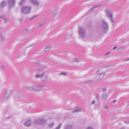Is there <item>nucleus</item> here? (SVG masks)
Segmentation results:
<instances>
[{"label":"nucleus","instance_id":"f257e3e1","mask_svg":"<svg viewBox=\"0 0 129 129\" xmlns=\"http://www.w3.org/2000/svg\"><path fill=\"white\" fill-rule=\"evenodd\" d=\"M31 9V7L29 6H24L21 9V11L22 13L27 14L30 13Z\"/></svg>","mask_w":129,"mask_h":129},{"label":"nucleus","instance_id":"f03ea898","mask_svg":"<svg viewBox=\"0 0 129 129\" xmlns=\"http://www.w3.org/2000/svg\"><path fill=\"white\" fill-rule=\"evenodd\" d=\"M101 26L102 30L106 32L108 29V26L107 23L103 19L100 21Z\"/></svg>","mask_w":129,"mask_h":129},{"label":"nucleus","instance_id":"7ed1b4c3","mask_svg":"<svg viewBox=\"0 0 129 129\" xmlns=\"http://www.w3.org/2000/svg\"><path fill=\"white\" fill-rule=\"evenodd\" d=\"M79 35L81 38H84L86 35L85 29L82 27H80L79 28Z\"/></svg>","mask_w":129,"mask_h":129},{"label":"nucleus","instance_id":"20e7f679","mask_svg":"<svg viewBox=\"0 0 129 129\" xmlns=\"http://www.w3.org/2000/svg\"><path fill=\"white\" fill-rule=\"evenodd\" d=\"M104 73H101L98 74L94 78V81L95 82L98 81L99 80L102 79L105 76Z\"/></svg>","mask_w":129,"mask_h":129},{"label":"nucleus","instance_id":"39448f33","mask_svg":"<svg viewBox=\"0 0 129 129\" xmlns=\"http://www.w3.org/2000/svg\"><path fill=\"white\" fill-rule=\"evenodd\" d=\"M46 120L42 118H39L36 120L35 121V123L37 124H44Z\"/></svg>","mask_w":129,"mask_h":129},{"label":"nucleus","instance_id":"423d86ee","mask_svg":"<svg viewBox=\"0 0 129 129\" xmlns=\"http://www.w3.org/2000/svg\"><path fill=\"white\" fill-rule=\"evenodd\" d=\"M25 88L27 90L30 91H36V86H27Z\"/></svg>","mask_w":129,"mask_h":129},{"label":"nucleus","instance_id":"0eeeda50","mask_svg":"<svg viewBox=\"0 0 129 129\" xmlns=\"http://www.w3.org/2000/svg\"><path fill=\"white\" fill-rule=\"evenodd\" d=\"M12 91L10 90H7L5 93L4 98L6 99L8 98L11 94Z\"/></svg>","mask_w":129,"mask_h":129},{"label":"nucleus","instance_id":"6e6552de","mask_svg":"<svg viewBox=\"0 0 129 129\" xmlns=\"http://www.w3.org/2000/svg\"><path fill=\"white\" fill-rule=\"evenodd\" d=\"M105 12L107 16L110 19L111 18L113 17V15L111 12L109 11L108 10H105Z\"/></svg>","mask_w":129,"mask_h":129},{"label":"nucleus","instance_id":"1a4fd4ad","mask_svg":"<svg viewBox=\"0 0 129 129\" xmlns=\"http://www.w3.org/2000/svg\"><path fill=\"white\" fill-rule=\"evenodd\" d=\"M36 86L37 92H39L42 90V89L45 87V85L42 84H39Z\"/></svg>","mask_w":129,"mask_h":129},{"label":"nucleus","instance_id":"9d476101","mask_svg":"<svg viewBox=\"0 0 129 129\" xmlns=\"http://www.w3.org/2000/svg\"><path fill=\"white\" fill-rule=\"evenodd\" d=\"M15 3V0H8V3L9 6L11 7L13 6Z\"/></svg>","mask_w":129,"mask_h":129},{"label":"nucleus","instance_id":"9b49d317","mask_svg":"<svg viewBox=\"0 0 129 129\" xmlns=\"http://www.w3.org/2000/svg\"><path fill=\"white\" fill-rule=\"evenodd\" d=\"M82 109L80 107H77L74 109L72 112L73 113H77L82 111Z\"/></svg>","mask_w":129,"mask_h":129},{"label":"nucleus","instance_id":"f8f14e48","mask_svg":"<svg viewBox=\"0 0 129 129\" xmlns=\"http://www.w3.org/2000/svg\"><path fill=\"white\" fill-rule=\"evenodd\" d=\"M30 2L37 7L39 6V2L37 0H30Z\"/></svg>","mask_w":129,"mask_h":129},{"label":"nucleus","instance_id":"ddd939ff","mask_svg":"<svg viewBox=\"0 0 129 129\" xmlns=\"http://www.w3.org/2000/svg\"><path fill=\"white\" fill-rule=\"evenodd\" d=\"M107 97V94L106 93H104L101 96L102 100L103 102L105 101Z\"/></svg>","mask_w":129,"mask_h":129},{"label":"nucleus","instance_id":"4468645a","mask_svg":"<svg viewBox=\"0 0 129 129\" xmlns=\"http://www.w3.org/2000/svg\"><path fill=\"white\" fill-rule=\"evenodd\" d=\"M31 120H27L24 123V125L26 126L29 127L31 126Z\"/></svg>","mask_w":129,"mask_h":129},{"label":"nucleus","instance_id":"2eb2a0df","mask_svg":"<svg viewBox=\"0 0 129 129\" xmlns=\"http://www.w3.org/2000/svg\"><path fill=\"white\" fill-rule=\"evenodd\" d=\"M58 13V10L57 9H55L52 12V16H56Z\"/></svg>","mask_w":129,"mask_h":129},{"label":"nucleus","instance_id":"dca6fc26","mask_svg":"<svg viewBox=\"0 0 129 129\" xmlns=\"http://www.w3.org/2000/svg\"><path fill=\"white\" fill-rule=\"evenodd\" d=\"M41 80L43 82H46L48 80V77L47 76L44 75L42 77Z\"/></svg>","mask_w":129,"mask_h":129},{"label":"nucleus","instance_id":"f3484780","mask_svg":"<svg viewBox=\"0 0 129 129\" xmlns=\"http://www.w3.org/2000/svg\"><path fill=\"white\" fill-rule=\"evenodd\" d=\"M101 6V4H98L94 5L93 7L90 9V10L93 11L95 9L97 8L98 7H99Z\"/></svg>","mask_w":129,"mask_h":129},{"label":"nucleus","instance_id":"a211bd4d","mask_svg":"<svg viewBox=\"0 0 129 129\" xmlns=\"http://www.w3.org/2000/svg\"><path fill=\"white\" fill-rule=\"evenodd\" d=\"M52 48L51 46L50 45H48L45 48L44 51L45 52H48Z\"/></svg>","mask_w":129,"mask_h":129},{"label":"nucleus","instance_id":"6ab92c4d","mask_svg":"<svg viewBox=\"0 0 129 129\" xmlns=\"http://www.w3.org/2000/svg\"><path fill=\"white\" fill-rule=\"evenodd\" d=\"M45 73H43L41 74H37L35 75L36 77L37 78H42L43 77Z\"/></svg>","mask_w":129,"mask_h":129},{"label":"nucleus","instance_id":"aec40b11","mask_svg":"<svg viewBox=\"0 0 129 129\" xmlns=\"http://www.w3.org/2000/svg\"><path fill=\"white\" fill-rule=\"evenodd\" d=\"M73 126L72 125H68L66 126L64 129H73Z\"/></svg>","mask_w":129,"mask_h":129},{"label":"nucleus","instance_id":"412c9836","mask_svg":"<svg viewBox=\"0 0 129 129\" xmlns=\"http://www.w3.org/2000/svg\"><path fill=\"white\" fill-rule=\"evenodd\" d=\"M80 61V59L78 58H75L72 59V61L73 62H79Z\"/></svg>","mask_w":129,"mask_h":129},{"label":"nucleus","instance_id":"4be33fe9","mask_svg":"<svg viewBox=\"0 0 129 129\" xmlns=\"http://www.w3.org/2000/svg\"><path fill=\"white\" fill-rule=\"evenodd\" d=\"M29 32V30L28 29H26L23 30V33L25 34H28Z\"/></svg>","mask_w":129,"mask_h":129},{"label":"nucleus","instance_id":"5701e85b","mask_svg":"<svg viewBox=\"0 0 129 129\" xmlns=\"http://www.w3.org/2000/svg\"><path fill=\"white\" fill-rule=\"evenodd\" d=\"M110 19L111 22L113 23L114 24L116 22L115 20V19H114L113 18V17L111 18Z\"/></svg>","mask_w":129,"mask_h":129},{"label":"nucleus","instance_id":"b1692460","mask_svg":"<svg viewBox=\"0 0 129 129\" xmlns=\"http://www.w3.org/2000/svg\"><path fill=\"white\" fill-rule=\"evenodd\" d=\"M0 18H1L5 22H6L7 21V19L4 16H1L0 17Z\"/></svg>","mask_w":129,"mask_h":129},{"label":"nucleus","instance_id":"393cba45","mask_svg":"<svg viewBox=\"0 0 129 129\" xmlns=\"http://www.w3.org/2000/svg\"><path fill=\"white\" fill-rule=\"evenodd\" d=\"M26 1V0H22L19 3L20 5H21L22 4L24 3Z\"/></svg>","mask_w":129,"mask_h":129},{"label":"nucleus","instance_id":"a878e982","mask_svg":"<svg viewBox=\"0 0 129 129\" xmlns=\"http://www.w3.org/2000/svg\"><path fill=\"white\" fill-rule=\"evenodd\" d=\"M6 2L5 1H3L2 2L1 4V6L2 7H3L6 4Z\"/></svg>","mask_w":129,"mask_h":129},{"label":"nucleus","instance_id":"bb28decb","mask_svg":"<svg viewBox=\"0 0 129 129\" xmlns=\"http://www.w3.org/2000/svg\"><path fill=\"white\" fill-rule=\"evenodd\" d=\"M54 125V123H52L50 124L49 126L50 128H52L53 127Z\"/></svg>","mask_w":129,"mask_h":129},{"label":"nucleus","instance_id":"cd10ccee","mask_svg":"<svg viewBox=\"0 0 129 129\" xmlns=\"http://www.w3.org/2000/svg\"><path fill=\"white\" fill-rule=\"evenodd\" d=\"M106 90V88H102L101 90V91L102 92H105Z\"/></svg>","mask_w":129,"mask_h":129},{"label":"nucleus","instance_id":"c85d7f7f","mask_svg":"<svg viewBox=\"0 0 129 129\" xmlns=\"http://www.w3.org/2000/svg\"><path fill=\"white\" fill-rule=\"evenodd\" d=\"M67 73H65V72H64V73H61L59 74V75H63L64 76H65L66 75H67Z\"/></svg>","mask_w":129,"mask_h":129},{"label":"nucleus","instance_id":"c756f323","mask_svg":"<svg viewBox=\"0 0 129 129\" xmlns=\"http://www.w3.org/2000/svg\"><path fill=\"white\" fill-rule=\"evenodd\" d=\"M0 38L3 40L5 38L1 34H0Z\"/></svg>","mask_w":129,"mask_h":129},{"label":"nucleus","instance_id":"7c9ffc66","mask_svg":"<svg viewBox=\"0 0 129 129\" xmlns=\"http://www.w3.org/2000/svg\"><path fill=\"white\" fill-rule=\"evenodd\" d=\"M94 108L96 110H97L98 109V105L97 104H95V105Z\"/></svg>","mask_w":129,"mask_h":129},{"label":"nucleus","instance_id":"2f4dec72","mask_svg":"<svg viewBox=\"0 0 129 129\" xmlns=\"http://www.w3.org/2000/svg\"><path fill=\"white\" fill-rule=\"evenodd\" d=\"M61 124H60L58 127L55 129H60L61 126Z\"/></svg>","mask_w":129,"mask_h":129},{"label":"nucleus","instance_id":"473e14b6","mask_svg":"<svg viewBox=\"0 0 129 129\" xmlns=\"http://www.w3.org/2000/svg\"><path fill=\"white\" fill-rule=\"evenodd\" d=\"M95 97L96 99L97 100H98L99 99L100 96L98 94L96 95Z\"/></svg>","mask_w":129,"mask_h":129},{"label":"nucleus","instance_id":"72a5a7b5","mask_svg":"<svg viewBox=\"0 0 129 129\" xmlns=\"http://www.w3.org/2000/svg\"><path fill=\"white\" fill-rule=\"evenodd\" d=\"M37 16H33V17H31V18H30V20H32V19H34V18H35L36 17H37Z\"/></svg>","mask_w":129,"mask_h":129},{"label":"nucleus","instance_id":"f704fd0d","mask_svg":"<svg viewBox=\"0 0 129 129\" xmlns=\"http://www.w3.org/2000/svg\"><path fill=\"white\" fill-rule=\"evenodd\" d=\"M86 129H93V128L91 127H87Z\"/></svg>","mask_w":129,"mask_h":129},{"label":"nucleus","instance_id":"c9c22d12","mask_svg":"<svg viewBox=\"0 0 129 129\" xmlns=\"http://www.w3.org/2000/svg\"><path fill=\"white\" fill-rule=\"evenodd\" d=\"M43 25V23H41L39 25V27H40L42 26Z\"/></svg>","mask_w":129,"mask_h":129},{"label":"nucleus","instance_id":"e433bc0d","mask_svg":"<svg viewBox=\"0 0 129 129\" xmlns=\"http://www.w3.org/2000/svg\"><path fill=\"white\" fill-rule=\"evenodd\" d=\"M95 103V101H93L91 102V104H94Z\"/></svg>","mask_w":129,"mask_h":129},{"label":"nucleus","instance_id":"4c0bfd02","mask_svg":"<svg viewBox=\"0 0 129 129\" xmlns=\"http://www.w3.org/2000/svg\"><path fill=\"white\" fill-rule=\"evenodd\" d=\"M124 122L126 123H129V121H124Z\"/></svg>","mask_w":129,"mask_h":129},{"label":"nucleus","instance_id":"58836bf2","mask_svg":"<svg viewBox=\"0 0 129 129\" xmlns=\"http://www.w3.org/2000/svg\"><path fill=\"white\" fill-rule=\"evenodd\" d=\"M108 107H109L108 106H106L105 107V109H107L108 108Z\"/></svg>","mask_w":129,"mask_h":129},{"label":"nucleus","instance_id":"ea45409f","mask_svg":"<svg viewBox=\"0 0 129 129\" xmlns=\"http://www.w3.org/2000/svg\"><path fill=\"white\" fill-rule=\"evenodd\" d=\"M110 54V52H109L107 53L106 54H105V56H106V55H108L109 54Z\"/></svg>","mask_w":129,"mask_h":129},{"label":"nucleus","instance_id":"a19ab883","mask_svg":"<svg viewBox=\"0 0 129 129\" xmlns=\"http://www.w3.org/2000/svg\"><path fill=\"white\" fill-rule=\"evenodd\" d=\"M117 47V46H115V47H114L113 48V50H114L115 49H116Z\"/></svg>","mask_w":129,"mask_h":129},{"label":"nucleus","instance_id":"79ce46f5","mask_svg":"<svg viewBox=\"0 0 129 129\" xmlns=\"http://www.w3.org/2000/svg\"><path fill=\"white\" fill-rule=\"evenodd\" d=\"M129 60V58L127 59L124 60V61H127Z\"/></svg>","mask_w":129,"mask_h":129},{"label":"nucleus","instance_id":"37998d69","mask_svg":"<svg viewBox=\"0 0 129 129\" xmlns=\"http://www.w3.org/2000/svg\"><path fill=\"white\" fill-rule=\"evenodd\" d=\"M93 81L92 80H90L89 81L88 83H91L93 82Z\"/></svg>","mask_w":129,"mask_h":129},{"label":"nucleus","instance_id":"c03bdc74","mask_svg":"<svg viewBox=\"0 0 129 129\" xmlns=\"http://www.w3.org/2000/svg\"><path fill=\"white\" fill-rule=\"evenodd\" d=\"M122 49L121 48L120 49H119V51L120 52H121L122 51H121V50Z\"/></svg>","mask_w":129,"mask_h":129},{"label":"nucleus","instance_id":"a18cd8bd","mask_svg":"<svg viewBox=\"0 0 129 129\" xmlns=\"http://www.w3.org/2000/svg\"><path fill=\"white\" fill-rule=\"evenodd\" d=\"M116 101H115V100L113 101V103H115V102H116Z\"/></svg>","mask_w":129,"mask_h":129},{"label":"nucleus","instance_id":"49530a36","mask_svg":"<svg viewBox=\"0 0 129 129\" xmlns=\"http://www.w3.org/2000/svg\"><path fill=\"white\" fill-rule=\"evenodd\" d=\"M120 129H124V128H121Z\"/></svg>","mask_w":129,"mask_h":129},{"label":"nucleus","instance_id":"de8ad7c7","mask_svg":"<svg viewBox=\"0 0 129 129\" xmlns=\"http://www.w3.org/2000/svg\"><path fill=\"white\" fill-rule=\"evenodd\" d=\"M40 70H42V69H40Z\"/></svg>","mask_w":129,"mask_h":129}]
</instances>
